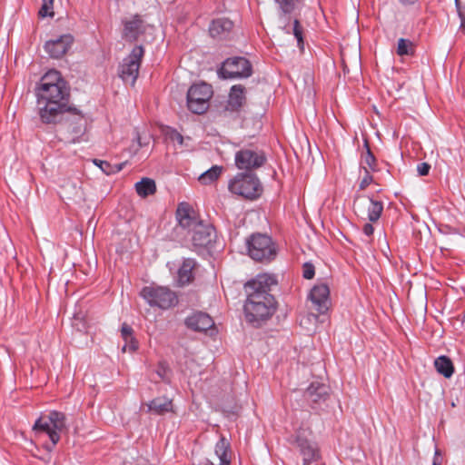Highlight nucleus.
<instances>
[{
	"label": "nucleus",
	"instance_id": "1",
	"mask_svg": "<svg viewBox=\"0 0 465 465\" xmlns=\"http://www.w3.org/2000/svg\"><path fill=\"white\" fill-rule=\"evenodd\" d=\"M36 95L42 123L50 124L67 120L69 91L58 71H49L42 77Z\"/></svg>",
	"mask_w": 465,
	"mask_h": 465
},
{
	"label": "nucleus",
	"instance_id": "2",
	"mask_svg": "<svg viewBox=\"0 0 465 465\" xmlns=\"http://www.w3.org/2000/svg\"><path fill=\"white\" fill-rule=\"evenodd\" d=\"M246 301L243 306L245 321L252 327L259 328L262 322V280L256 278L244 284Z\"/></svg>",
	"mask_w": 465,
	"mask_h": 465
},
{
	"label": "nucleus",
	"instance_id": "3",
	"mask_svg": "<svg viewBox=\"0 0 465 465\" xmlns=\"http://www.w3.org/2000/svg\"><path fill=\"white\" fill-rule=\"evenodd\" d=\"M33 431L36 436L47 434L52 445L54 446L60 440V434L67 431L66 416L56 411L43 414L35 420Z\"/></svg>",
	"mask_w": 465,
	"mask_h": 465
},
{
	"label": "nucleus",
	"instance_id": "4",
	"mask_svg": "<svg viewBox=\"0 0 465 465\" xmlns=\"http://www.w3.org/2000/svg\"><path fill=\"white\" fill-rule=\"evenodd\" d=\"M228 189L246 199H256L260 196V181L251 173H238L229 182Z\"/></svg>",
	"mask_w": 465,
	"mask_h": 465
},
{
	"label": "nucleus",
	"instance_id": "5",
	"mask_svg": "<svg viewBox=\"0 0 465 465\" xmlns=\"http://www.w3.org/2000/svg\"><path fill=\"white\" fill-rule=\"evenodd\" d=\"M144 54L142 45H136L132 52L125 57L119 65L118 74L121 79L131 85H134L141 66V62Z\"/></svg>",
	"mask_w": 465,
	"mask_h": 465
},
{
	"label": "nucleus",
	"instance_id": "6",
	"mask_svg": "<svg viewBox=\"0 0 465 465\" xmlns=\"http://www.w3.org/2000/svg\"><path fill=\"white\" fill-rule=\"evenodd\" d=\"M213 95L212 86L197 84L190 87L187 93V106L194 114H203L209 107V100Z\"/></svg>",
	"mask_w": 465,
	"mask_h": 465
},
{
	"label": "nucleus",
	"instance_id": "7",
	"mask_svg": "<svg viewBox=\"0 0 465 465\" xmlns=\"http://www.w3.org/2000/svg\"><path fill=\"white\" fill-rule=\"evenodd\" d=\"M141 294L150 305L161 309L165 310L177 303L176 294L165 287H144Z\"/></svg>",
	"mask_w": 465,
	"mask_h": 465
},
{
	"label": "nucleus",
	"instance_id": "8",
	"mask_svg": "<svg viewBox=\"0 0 465 465\" xmlns=\"http://www.w3.org/2000/svg\"><path fill=\"white\" fill-rule=\"evenodd\" d=\"M218 74L224 79L248 77L252 74V66L244 57H232L223 62Z\"/></svg>",
	"mask_w": 465,
	"mask_h": 465
},
{
	"label": "nucleus",
	"instance_id": "9",
	"mask_svg": "<svg viewBox=\"0 0 465 465\" xmlns=\"http://www.w3.org/2000/svg\"><path fill=\"white\" fill-rule=\"evenodd\" d=\"M278 285L277 275L263 273V322L271 318L278 309V302L274 296L266 292L272 286Z\"/></svg>",
	"mask_w": 465,
	"mask_h": 465
},
{
	"label": "nucleus",
	"instance_id": "10",
	"mask_svg": "<svg viewBox=\"0 0 465 465\" xmlns=\"http://www.w3.org/2000/svg\"><path fill=\"white\" fill-rule=\"evenodd\" d=\"M231 452L230 444L224 437H222L214 448V455L211 459L200 460L193 465H230Z\"/></svg>",
	"mask_w": 465,
	"mask_h": 465
},
{
	"label": "nucleus",
	"instance_id": "11",
	"mask_svg": "<svg viewBox=\"0 0 465 465\" xmlns=\"http://www.w3.org/2000/svg\"><path fill=\"white\" fill-rule=\"evenodd\" d=\"M215 237L214 228L208 223L197 224L193 231L192 242L194 247H208Z\"/></svg>",
	"mask_w": 465,
	"mask_h": 465
},
{
	"label": "nucleus",
	"instance_id": "12",
	"mask_svg": "<svg viewBox=\"0 0 465 465\" xmlns=\"http://www.w3.org/2000/svg\"><path fill=\"white\" fill-rule=\"evenodd\" d=\"M73 44L71 35H64L54 40H49L45 45V50L53 58H60L66 54Z\"/></svg>",
	"mask_w": 465,
	"mask_h": 465
},
{
	"label": "nucleus",
	"instance_id": "13",
	"mask_svg": "<svg viewBox=\"0 0 465 465\" xmlns=\"http://www.w3.org/2000/svg\"><path fill=\"white\" fill-rule=\"evenodd\" d=\"M329 294L330 290L325 283L315 285L310 292V299L320 313H324L328 309Z\"/></svg>",
	"mask_w": 465,
	"mask_h": 465
},
{
	"label": "nucleus",
	"instance_id": "14",
	"mask_svg": "<svg viewBox=\"0 0 465 465\" xmlns=\"http://www.w3.org/2000/svg\"><path fill=\"white\" fill-rule=\"evenodd\" d=\"M235 164L239 169L252 170L262 165V157L252 150H242L235 154Z\"/></svg>",
	"mask_w": 465,
	"mask_h": 465
},
{
	"label": "nucleus",
	"instance_id": "15",
	"mask_svg": "<svg viewBox=\"0 0 465 465\" xmlns=\"http://www.w3.org/2000/svg\"><path fill=\"white\" fill-rule=\"evenodd\" d=\"M176 218L179 225L183 229H188L190 231H193L197 224H201L202 222H199L193 211L187 203H180L177 211H176Z\"/></svg>",
	"mask_w": 465,
	"mask_h": 465
},
{
	"label": "nucleus",
	"instance_id": "16",
	"mask_svg": "<svg viewBox=\"0 0 465 465\" xmlns=\"http://www.w3.org/2000/svg\"><path fill=\"white\" fill-rule=\"evenodd\" d=\"M304 396L312 404L324 402L329 397V387L318 381L312 382L307 388Z\"/></svg>",
	"mask_w": 465,
	"mask_h": 465
},
{
	"label": "nucleus",
	"instance_id": "17",
	"mask_svg": "<svg viewBox=\"0 0 465 465\" xmlns=\"http://www.w3.org/2000/svg\"><path fill=\"white\" fill-rule=\"evenodd\" d=\"M185 323L188 328L197 331H205L214 325L213 320L204 312L193 313L187 317Z\"/></svg>",
	"mask_w": 465,
	"mask_h": 465
},
{
	"label": "nucleus",
	"instance_id": "18",
	"mask_svg": "<svg viewBox=\"0 0 465 465\" xmlns=\"http://www.w3.org/2000/svg\"><path fill=\"white\" fill-rule=\"evenodd\" d=\"M296 441L300 449V452L303 457V465H311L312 461H316L319 459V451L315 443L311 442L301 436L297 437Z\"/></svg>",
	"mask_w": 465,
	"mask_h": 465
},
{
	"label": "nucleus",
	"instance_id": "19",
	"mask_svg": "<svg viewBox=\"0 0 465 465\" xmlns=\"http://www.w3.org/2000/svg\"><path fill=\"white\" fill-rule=\"evenodd\" d=\"M145 405L147 406V412H152L156 415L174 412L173 401L166 397H157Z\"/></svg>",
	"mask_w": 465,
	"mask_h": 465
},
{
	"label": "nucleus",
	"instance_id": "20",
	"mask_svg": "<svg viewBox=\"0 0 465 465\" xmlns=\"http://www.w3.org/2000/svg\"><path fill=\"white\" fill-rule=\"evenodd\" d=\"M144 30V25L142 19L135 15L132 19L124 22V37L128 41H134L137 39L140 33Z\"/></svg>",
	"mask_w": 465,
	"mask_h": 465
},
{
	"label": "nucleus",
	"instance_id": "21",
	"mask_svg": "<svg viewBox=\"0 0 465 465\" xmlns=\"http://www.w3.org/2000/svg\"><path fill=\"white\" fill-rule=\"evenodd\" d=\"M280 252V245L272 236L263 232V264L273 262Z\"/></svg>",
	"mask_w": 465,
	"mask_h": 465
},
{
	"label": "nucleus",
	"instance_id": "22",
	"mask_svg": "<svg viewBox=\"0 0 465 465\" xmlns=\"http://www.w3.org/2000/svg\"><path fill=\"white\" fill-rule=\"evenodd\" d=\"M247 254L254 261H262V234L253 233L246 239Z\"/></svg>",
	"mask_w": 465,
	"mask_h": 465
},
{
	"label": "nucleus",
	"instance_id": "23",
	"mask_svg": "<svg viewBox=\"0 0 465 465\" xmlns=\"http://www.w3.org/2000/svg\"><path fill=\"white\" fill-rule=\"evenodd\" d=\"M359 203L367 208L368 219L371 222L373 223L379 220L383 210L381 202L375 201L371 198H366L362 199Z\"/></svg>",
	"mask_w": 465,
	"mask_h": 465
},
{
	"label": "nucleus",
	"instance_id": "24",
	"mask_svg": "<svg viewBox=\"0 0 465 465\" xmlns=\"http://www.w3.org/2000/svg\"><path fill=\"white\" fill-rule=\"evenodd\" d=\"M195 266V262L193 259H186L183 261L182 266L178 271V283L180 286L188 284L193 280V270Z\"/></svg>",
	"mask_w": 465,
	"mask_h": 465
},
{
	"label": "nucleus",
	"instance_id": "25",
	"mask_svg": "<svg viewBox=\"0 0 465 465\" xmlns=\"http://www.w3.org/2000/svg\"><path fill=\"white\" fill-rule=\"evenodd\" d=\"M121 336L124 341V344L122 348V351L124 352L125 351H134L137 347L138 343L136 340L133 336V329L127 325L126 323H124L121 328Z\"/></svg>",
	"mask_w": 465,
	"mask_h": 465
},
{
	"label": "nucleus",
	"instance_id": "26",
	"mask_svg": "<svg viewBox=\"0 0 465 465\" xmlns=\"http://www.w3.org/2000/svg\"><path fill=\"white\" fill-rule=\"evenodd\" d=\"M232 22L227 18H220L213 21L209 31L212 36L216 37L223 33L229 32L232 28Z\"/></svg>",
	"mask_w": 465,
	"mask_h": 465
},
{
	"label": "nucleus",
	"instance_id": "27",
	"mask_svg": "<svg viewBox=\"0 0 465 465\" xmlns=\"http://www.w3.org/2000/svg\"><path fill=\"white\" fill-rule=\"evenodd\" d=\"M437 371L445 378H450L453 374L454 368L451 361L447 356H440L434 361Z\"/></svg>",
	"mask_w": 465,
	"mask_h": 465
},
{
	"label": "nucleus",
	"instance_id": "28",
	"mask_svg": "<svg viewBox=\"0 0 465 465\" xmlns=\"http://www.w3.org/2000/svg\"><path fill=\"white\" fill-rule=\"evenodd\" d=\"M243 90L244 88L241 84L233 85L231 88L228 104L232 110L237 109L242 105L244 99Z\"/></svg>",
	"mask_w": 465,
	"mask_h": 465
},
{
	"label": "nucleus",
	"instance_id": "29",
	"mask_svg": "<svg viewBox=\"0 0 465 465\" xmlns=\"http://www.w3.org/2000/svg\"><path fill=\"white\" fill-rule=\"evenodd\" d=\"M135 190L139 196L147 197L154 193L156 185L153 180L143 178L140 182L135 183Z\"/></svg>",
	"mask_w": 465,
	"mask_h": 465
},
{
	"label": "nucleus",
	"instance_id": "30",
	"mask_svg": "<svg viewBox=\"0 0 465 465\" xmlns=\"http://www.w3.org/2000/svg\"><path fill=\"white\" fill-rule=\"evenodd\" d=\"M222 166L214 165L199 176V182L204 185L210 184L219 178V176L222 174Z\"/></svg>",
	"mask_w": 465,
	"mask_h": 465
},
{
	"label": "nucleus",
	"instance_id": "31",
	"mask_svg": "<svg viewBox=\"0 0 465 465\" xmlns=\"http://www.w3.org/2000/svg\"><path fill=\"white\" fill-rule=\"evenodd\" d=\"M94 163L98 166L105 174L110 175L116 173H119L123 170L125 163H118V164H111L106 161H102L98 159L93 160Z\"/></svg>",
	"mask_w": 465,
	"mask_h": 465
},
{
	"label": "nucleus",
	"instance_id": "32",
	"mask_svg": "<svg viewBox=\"0 0 465 465\" xmlns=\"http://www.w3.org/2000/svg\"><path fill=\"white\" fill-rule=\"evenodd\" d=\"M414 52H415V46H414V44L411 40L405 39V38H400L398 40V45H397V48H396V53L398 55L411 56L414 54Z\"/></svg>",
	"mask_w": 465,
	"mask_h": 465
},
{
	"label": "nucleus",
	"instance_id": "33",
	"mask_svg": "<svg viewBox=\"0 0 465 465\" xmlns=\"http://www.w3.org/2000/svg\"><path fill=\"white\" fill-rule=\"evenodd\" d=\"M292 30V33L293 34L294 37L297 40L298 47L301 50H303V37H302V27L300 25V22L295 19L293 22V25L291 29L287 30V33H290Z\"/></svg>",
	"mask_w": 465,
	"mask_h": 465
},
{
	"label": "nucleus",
	"instance_id": "34",
	"mask_svg": "<svg viewBox=\"0 0 465 465\" xmlns=\"http://www.w3.org/2000/svg\"><path fill=\"white\" fill-rule=\"evenodd\" d=\"M42 6L39 9L38 15L40 17H53L54 13V0H42Z\"/></svg>",
	"mask_w": 465,
	"mask_h": 465
},
{
	"label": "nucleus",
	"instance_id": "35",
	"mask_svg": "<svg viewBox=\"0 0 465 465\" xmlns=\"http://www.w3.org/2000/svg\"><path fill=\"white\" fill-rule=\"evenodd\" d=\"M362 164L366 167V169L374 170L375 169V157L368 148L366 154L362 158Z\"/></svg>",
	"mask_w": 465,
	"mask_h": 465
},
{
	"label": "nucleus",
	"instance_id": "36",
	"mask_svg": "<svg viewBox=\"0 0 465 465\" xmlns=\"http://www.w3.org/2000/svg\"><path fill=\"white\" fill-rule=\"evenodd\" d=\"M156 374L163 381L169 380V368L164 362H160L156 368Z\"/></svg>",
	"mask_w": 465,
	"mask_h": 465
},
{
	"label": "nucleus",
	"instance_id": "37",
	"mask_svg": "<svg viewBox=\"0 0 465 465\" xmlns=\"http://www.w3.org/2000/svg\"><path fill=\"white\" fill-rule=\"evenodd\" d=\"M458 15L460 19V29L465 35V7L460 5V0H455Z\"/></svg>",
	"mask_w": 465,
	"mask_h": 465
},
{
	"label": "nucleus",
	"instance_id": "38",
	"mask_svg": "<svg viewBox=\"0 0 465 465\" xmlns=\"http://www.w3.org/2000/svg\"><path fill=\"white\" fill-rule=\"evenodd\" d=\"M314 266L310 262H305L302 267V275L305 279H312L314 277Z\"/></svg>",
	"mask_w": 465,
	"mask_h": 465
},
{
	"label": "nucleus",
	"instance_id": "39",
	"mask_svg": "<svg viewBox=\"0 0 465 465\" xmlns=\"http://www.w3.org/2000/svg\"><path fill=\"white\" fill-rule=\"evenodd\" d=\"M363 169L365 170V175L360 183L361 190L366 189V187H368L371 184V183L372 182V176L370 174L369 170L366 169L365 166H363Z\"/></svg>",
	"mask_w": 465,
	"mask_h": 465
},
{
	"label": "nucleus",
	"instance_id": "40",
	"mask_svg": "<svg viewBox=\"0 0 465 465\" xmlns=\"http://www.w3.org/2000/svg\"><path fill=\"white\" fill-rule=\"evenodd\" d=\"M284 13H290L293 9V0H277Z\"/></svg>",
	"mask_w": 465,
	"mask_h": 465
},
{
	"label": "nucleus",
	"instance_id": "41",
	"mask_svg": "<svg viewBox=\"0 0 465 465\" xmlns=\"http://www.w3.org/2000/svg\"><path fill=\"white\" fill-rule=\"evenodd\" d=\"M430 165L427 163H421L417 166V172L419 175L425 176L429 173Z\"/></svg>",
	"mask_w": 465,
	"mask_h": 465
},
{
	"label": "nucleus",
	"instance_id": "42",
	"mask_svg": "<svg viewBox=\"0 0 465 465\" xmlns=\"http://www.w3.org/2000/svg\"><path fill=\"white\" fill-rule=\"evenodd\" d=\"M362 230L364 234L367 236L372 235L374 232V228L371 223H365Z\"/></svg>",
	"mask_w": 465,
	"mask_h": 465
},
{
	"label": "nucleus",
	"instance_id": "43",
	"mask_svg": "<svg viewBox=\"0 0 465 465\" xmlns=\"http://www.w3.org/2000/svg\"><path fill=\"white\" fill-rule=\"evenodd\" d=\"M170 137L173 141L178 142L180 144L183 143V137L181 134L175 132L174 134H171Z\"/></svg>",
	"mask_w": 465,
	"mask_h": 465
},
{
	"label": "nucleus",
	"instance_id": "44",
	"mask_svg": "<svg viewBox=\"0 0 465 465\" xmlns=\"http://www.w3.org/2000/svg\"><path fill=\"white\" fill-rule=\"evenodd\" d=\"M399 1L404 5H411V4H414L417 0H399Z\"/></svg>",
	"mask_w": 465,
	"mask_h": 465
},
{
	"label": "nucleus",
	"instance_id": "45",
	"mask_svg": "<svg viewBox=\"0 0 465 465\" xmlns=\"http://www.w3.org/2000/svg\"><path fill=\"white\" fill-rule=\"evenodd\" d=\"M73 189L75 191L74 194H77V193H78L77 188L74 187Z\"/></svg>",
	"mask_w": 465,
	"mask_h": 465
},
{
	"label": "nucleus",
	"instance_id": "46",
	"mask_svg": "<svg viewBox=\"0 0 465 465\" xmlns=\"http://www.w3.org/2000/svg\"><path fill=\"white\" fill-rule=\"evenodd\" d=\"M433 465H436V461L433 462Z\"/></svg>",
	"mask_w": 465,
	"mask_h": 465
}]
</instances>
